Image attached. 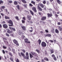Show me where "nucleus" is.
Wrapping results in <instances>:
<instances>
[{
	"label": "nucleus",
	"mask_w": 62,
	"mask_h": 62,
	"mask_svg": "<svg viewBox=\"0 0 62 62\" xmlns=\"http://www.w3.org/2000/svg\"><path fill=\"white\" fill-rule=\"evenodd\" d=\"M21 54L22 56L24 58H25V59H27L28 60L29 59V54L28 52H27L25 54L26 57L25 56V55L22 52H21Z\"/></svg>",
	"instance_id": "f257e3e1"
},
{
	"label": "nucleus",
	"mask_w": 62,
	"mask_h": 62,
	"mask_svg": "<svg viewBox=\"0 0 62 62\" xmlns=\"http://www.w3.org/2000/svg\"><path fill=\"white\" fill-rule=\"evenodd\" d=\"M8 23L9 24H9V26H13V22L11 20H10L8 22Z\"/></svg>",
	"instance_id": "f03ea898"
},
{
	"label": "nucleus",
	"mask_w": 62,
	"mask_h": 62,
	"mask_svg": "<svg viewBox=\"0 0 62 62\" xmlns=\"http://www.w3.org/2000/svg\"><path fill=\"white\" fill-rule=\"evenodd\" d=\"M41 46L42 47H45L47 46L46 43L45 42L43 41L41 43Z\"/></svg>",
	"instance_id": "7ed1b4c3"
},
{
	"label": "nucleus",
	"mask_w": 62,
	"mask_h": 62,
	"mask_svg": "<svg viewBox=\"0 0 62 62\" xmlns=\"http://www.w3.org/2000/svg\"><path fill=\"white\" fill-rule=\"evenodd\" d=\"M13 41L14 44H16L17 46H19V43H18V41L14 39L13 40Z\"/></svg>",
	"instance_id": "20e7f679"
},
{
	"label": "nucleus",
	"mask_w": 62,
	"mask_h": 62,
	"mask_svg": "<svg viewBox=\"0 0 62 62\" xmlns=\"http://www.w3.org/2000/svg\"><path fill=\"white\" fill-rule=\"evenodd\" d=\"M27 17L28 19V20L30 21L31 20V18H32V16H31L27 15Z\"/></svg>",
	"instance_id": "39448f33"
},
{
	"label": "nucleus",
	"mask_w": 62,
	"mask_h": 62,
	"mask_svg": "<svg viewBox=\"0 0 62 62\" xmlns=\"http://www.w3.org/2000/svg\"><path fill=\"white\" fill-rule=\"evenodd\" d=\"M9 28L11 31L13 30V31H14V32H15V31H16V30L14 28H13V27H9Z\"/></svg>",
	"instance_id": "423d86ee"
},
{
	"label": "nucleus",
	"mask_w": 62,
	"mask_h": 62,
	"mask_svg": "<svg viewBox=\"0 0 62 62\" xmlns=\"http://www.w3.org/2000/svg\"><path fill=\"white\" fill-rule=\"evenodd\" d=\"M24 41L25 43H30V42H29L28 39H24Z\"/></svg>",
	"instance_id": "0eeeda50"
},
{
	"label": "nucleus",
	"mask_w": 62,
	"mask_h": 62,
	"mask_svg": "<svg viewBox=\"0 0 62 62\" xmlns=\"http://www.w3.org/2000/svg\"><path fill=\"white\" fill-rule=\"evenodd\" d=\"M47 15L48 16V18H49L50 17H51L53 16V14H52V13L50 14L48 13L47 14Z\"/></svg>",
	"instance_id": "6e6552de"
},
{
	"label": "nucleus",
	"mask_w": 62,
	"mask_h": 62,
	"mask_svg": "<svg viewBox=\"0 0 62 62\" xmlns=\"http://www.w3.org/2000/svg\"><path fill=\"white\" fill-rule=\"evenodd\" d=\"M41 20L42 21H45L46 20V16H43L42 17V18H41Z\"/></svg>",
	"instance_id": "1a4fd4ad"
},
{
	"label": "nucleus",
	"mask_w": 62,
	"mask_h": 62,
	"mask_svg": "<svg viewBox=\"0 0 62 62\" xmlns=\"http://www.w3.org/2000/svg\"><path fill=\"white\" fill-rule=\"evenodd\" d=\"M3 28H7L8 27V25H7L6 24H3Z\"/></svg>",
	"instance_id": "9d476101"
},
{
	"label": "nucleus",
	"mask_w": 62,
	"mask_h": 62,
	"mask_svg": "<svg viewBox=\"0 0 62 62\" xmlns=\"http://www.w3.org/2000/svg\"><path fill=\"white\" fill-rule=\"evenodd\" d=\"M37 8H38V9L40 11H42V9L39 6V5H38V6H37Z\"/></svg>",
	"instance_id": "9b49d317"
},
{
	"label": "nucleus",
	"mask_w": 62,
	"mask_h": 62,
	"mask_svg": "<svg viewBox=\"0 0 62 62\" xmlns=\"http://www.w3.org/2000/svg\"><path fill=\"white\" fill-rule=\"evenodd\" d=\"M39 5L42 8H44V5L41 3H40L39 4Z\"/></svg>",
	"instance_id": "f8f14e48"
},
{
	"label": "nucleus",
	"mask_w": 62,
	"mask_h": 62,
	"mask_svg": "<svg viewBox=\"0 0 62 62\" xmlns=\"http://www.w3.org/2000/svg\"><path fill=\"white\" fill-rule=\"evenodd\" d=\"M32 9L34 12H37V10H36V8L35 7H33L32 8Z\"/></svg>",
	"instance_id": "ddd939ff"
},
{
	"label": "nucleus",
	"mask_w": 62,
	"mask_h": 62,
	"mask_svg": "<svg viewBox=\"0 0 62 62\" xmlns=\"http://www.w3.org/2000/svg\"><path fill=\"white\" fill-rule=\"evenodd\" d=\"M7 32L8 33V34H11V33H13V31H10V30L9 29H8Z\"/></svg>",
	"instance_id": "4468645a"
},
{
	"label": "nucleus",
	"mask_w": 62,
	"mask_h": 62,
	"mask_svg": "<svg viewBox=\"0 0 62 62\" xmlns=\"http://www.w3.org/2000/svg\"><path fill=\"white\" fill-rule=\"evenodd\" d=\"M18 33L19 35H21L22 34H24V33H23V32H21V31L19 30L18 31Z\"/></svg>",
	"instance_id": "2eb2a0df"
},
{
	"label": "nucleus",
	"mask_w": 62,
	"mask_h": 62,
	"mask_svg": "<svg viewBox=\"0 0 62 62\" xmlns=\"http://www.w3.org/2000/svg\"><path fill=\"white\" fill-rule=\"evenodd\" d=\"M21 27L23 31H25L26 30V27L24 26H21Z\"/></svg>",
	"instance_id": "dca6fc26"
},
{
	"label": "nucleus",
	"mask_w": 62,
	"mask_h": 62,
	"mask_svg": "<svg viewBox=\"0 0 62 62\" xmlns=\"http://www.w3.org/2000/svg\"><path fill=\"white\" fill-rule=\"evenodd\" d=\"M58 29L60 31H62V27L59 26L58 27Z\"/></svg>",
	"instance_id": "f3484780"
},
{
	"label": "nucleus",
	"mask_w": 62,
	"mask_h": 62,
	"mask_svg": "<svg viewBox=\"0 0 62 62\" xmlns=\"http://www.w3.org/2000/svg\"><path fill=\"white\" fill-rule=\"evenodd\" d=\"M50 51L51 53V54H53V53H54V51L53 49H50Z\"/></svg>",
	"instance_id": "a211bd4d"
},
{
	"label": "nucleus",
	"mask_w": 62,
	"mask_h": 62,
	"mask_svg": "<svg viewBox=\"0 0 62 62\" xmlns=\"http://www.w3.org/2000/svg\"><path fill=\"white\" fill-rule=\"evenodd\" d=\"M44 59L45 61H49V59L47 58L46 57H45Z\"/></svg>",
	"instance_id": "6ab92c4d"
},
{
	"label": "nucleus",
	"mask_w": 62,
	"mask_h": 62,
	"mask_svg": "<svg viewBox=\"0 0 62 62\" xmlns=\"http://www.w3.org/2000/svg\"><path fill=\"white\" fill-rule=\"evenodd\" d=\"M38 43L39 44V45H40L41 42V40L40 39H39L38 40Z\"/></svg>",
	"instance_id": "aec40b11"
},
{
	"label": "nucleus",
	"mask_w": 62,
	"mask_h": 62,
	"mask_svg": "<svg viewBox=\"0 0 62 62\" xmlns=\"http://www.w3.org/2000/svg\"><path fill=\"white\" fill-rule=\"evenodd\" d=\"M5 19H10L9 17L7 16H5Z\"/></svg>",
	"instance_id": "412c9836"
},
{
	"label": "nucleus",
	"mask_w": 62,
	"mask_h": 62,
	"mask_svg": "<svg viewBox=\"0 0 62 62\" xmlns=\"http://www.w3.org/2000/svg\"><path fill=\"white\" fill-rule=\"evenodd\" d=\"M21 0L23 3H25V4L26 3V1L25 0Z\"/></svg>",
	"instance_id": "4be33fe9"
},
{
	"label": "nucleus",
	"mask_w": 62,
	"mask_h": 62,
	"mask_svg": "<svg viewBox=\"0 0 62 62\" xmlns=\"http://www.w3.org/2000/svg\"><path fill=\"white\" fill-rule=\"evenodd\" d=\"M55 32L56 33H58V34L59 33V31L57 29H56L55 30Z\"/></svg>",
	"instance_id": "5701e85b"
},
{
	"label": "nucleus",
	"mask_w": 62,
	"mask_h": 62,
	"mask_svg": "<svg viewBox=\"0 0 62 62\" xmlns=\"http://www.w3.org/2000/svg\"><path fill=\"white\" fill-rule=\"evenodd\" d=\"M46 36H47L48 37H51V34H47L46 35Z\"/></svg>",
	"instance_id": "b1692460"
},
{
	"label": "nucleus",
	"mask_w": 62,
	"mask_h": 62,
	"mask_svg": "<svg viewBox=\"0 0 62 62\" xmlns=\"http://www.w3.org/2000/svg\"><path fill=\"white\" fill-rule=\"evenodd\" d=\"M31 3H32V4H34V5H35L36 2L33 1H32L31 2Z\"/></svg>",
	"instance_id": "393cba45"
},
{
	"label": "nucleus",
	"mask_w": 62,
	"mask_h": 62,
	"mask_svg": "<svg viewBox=\"0 0 62 62\" xmlns=\"http://www.w3.org/2000/svg\"><path fill=\"white\" fill-rule=\"evenodd\" d=\"M15 18L17 21L19 20V17L16 16H15Z\"/></svg>",
	"instance_id": "a878e982"
},
{
	"label": "nucleus",
	"mask_w": 62,
	"mask_h": 62,
	"mask_svg": "<svg viewBox=\"0 0 62 62\" xmlns=\"http://www.w3.org/2000/svg\"><path fill=\"white\" fill-rule=\"evenodd\" d=\"M56 1L59 4H61V2H60V1L59 0H56Z\"/></svg>",
	"instance_id": "bb28decb"
},
{
	"label": "nucleus",
	"mask_w": 62,
	"mask_h": 62,
	"mask_svg": "<svg viewBox=\"0 0 62 62\" xmlns=\"http://www.w3.org/2000/svg\"><path fill=\"white\" fill-rule=\"evenodd\" d=\"M16 8L18 10H20V6H19V5H17L16 6Z\"/></svg>",
	"instance_id": "cd10ccee"
},
{
	"label": "nucleus",
	"mask_w": 62,
	"mask_h": 62,
	"mask_svg": "<svg viewBox=\"0 0 62 62\" xmlns=\"http://www.w3.org/2000/svg\"><path fill=\"white\" fill-rule=\"evenodd\" d=\"M36 51L38 54H39L40 53V51H39V50L38 49H37L36 50Z\"/></svg>",
	"instance_id": "c85d7f7f"
},
{
	"label": "nucleus",
	"mask_w": 62,
	"mask_h": 62,
	"mask_svg": "<svg viewBox=\"0 0 62 62\" xmlns=\"http://www.w3.org/2000/svg\"><path fill=\"white\" fill-rule=\"evenodd\" d=\"M43 4H44V5H45V4H46V1L45 0H43Z\"/></svg>",
	"instance_id": "c756f323"
},
{
	"label": "nucleus",
	"mask_w": 62,
	"mask_h": 62,
	"mask_svg": "<svg viewBox=\"0 0 62 62\" xmlns=\"http://www.w3.org/2000/svg\"><path fill=\"white\" fill-rule=\"evenodd\" d=\"M30 11L32 15H34V13L33 12V11L31 10H30Z\"/></svg>",
	"instance_id": "7c9ffc66"
},
{
	"label": "nucleus",
	"mask_w": 62,
	"mask_h": 62,
	"mask_svg": "<svg viewBox=\"0 0 62 62\" xmlns=\"http://www.w3.org/2000/svg\"><path fill=\"white\" fill-rule=\"evenodd\" d=\"M14 4L16 5H17L18 4V2H17V1H15L14 2Z\"/></svg>",
	"instance_id": "2f4dec72"
},
{
	"label": "nucleus",
	"mask_w": 62,
	"mask_h": 62,
	"mask_svg": "<svg viewBox=\"0 0 62 62\" xmlns=\"http://www.w3.org/2000/svg\"><path fill=\"white\" fill-rule=\"evenodd\" d=\"M4 3V1H2V0H0V4H3Z\"/></svg>",
	"instance_id": "473e14b6"
},
{
	"label": "nucleus",
	"mask_w": 62,
	"mask_h": 62,
	"mask_svg": "<svg viewBox=\"0 0 62 62\" xmlns=\"http://www.w3.org/2000/svg\"><path fill=\"white\" fill-rule=\"evenodd\" d=\"M10 59L13 62H14V61H13V59L12 58V57H10Z\"/></svg>",
	"instance_id": "72a5a7b5"
},
{
	"label": "nucleus",
	"mask_w": 62,
	"mask_h": 62,
	"mask_svg": "<svg viewBox=\"0 0 62 62\" xmlns=\"http://www.w3.org/2000/svg\"><path fill=\"white\" fill-rule=\"evenodd\" d=\"M9 55H10V56H11V57L13 56L12 54L10 52L9 53Z\"/></svg>",
	"instance_id": "f704fd0d"
},
{
	"label": "nucleus",
	"mask_w": 62,
	"mask_h": 62,
	"mask_svg": "<svg viewBox=\"0 0 62 62\" xmlns=\"http://www.w3.org/2000/svg\"><path fill=\"white\" fill-rule=\"evenodd\" d=\"M29 54H30V57L31 58H32L33 57V55H32V54H31L29 53Z\"/></svg>",
	"instance_id": "c9c22d12"
},
{
	"label": "nucleus",
	"mask_w": 62,
	"mask_h": 62,
	"mask_svg": "<svg viewBox=\"0 0 62 62\" xmlns=\"http://www.w3.org/2000/svg\"><path fill=\"white\" fill-rule=\"evenodd\" d=\"M16 62H20V61H19V59L18 58L16 59Z\"/></svg>",
	"instance_id": "e433bc0d"
},
{
	"label": "nucleus",
	"mask_w": 62,
	"mask_h": 62,
	"mask_svg": "<svg viewBox=\"0 0 62 62\" xmlns=\"http://www.w3.org/2000/svg\"><path fill=\"white\" fill-rule=\"evenodd\" d=\"M22 22L23 23H25V20H22Z\"/></svg>",
	"instance_id": "4c0bfd02"
},
{
	"label": "nucleus",
	"mask_w": 62,
	"mask_h": 62,
	"mask_svg": "<svg viewBox=\"0 0 62 62\" xmlns=\"http://www.w3.org/2000/svg\"><path fill=\"white\" fill-rule=\"evenodd\" d=\"M6 36H7V37H9V35L8 34V33H6Z\"/></svg>",
	"instance_id": "58836bf2"
},
{
	"label": "nucleus",
	"mask_w": 62,
	"mask_h": 62,
	"mask_svg": "<svg viewBox=\"0 0 62 62\" xmlns=\"http://www.w3.org/2000/svg\"><path fill=\"white\" fill-rule=\"evenodd\" d=\"M33 55H34V56H37V54L35 52H34Z\"/></svg>",
	"instance_id": "ea45409f"
},
{
	"label": "nucleus",
	"mask_w": 62,
	"mask_h": 62,
	"mask_svg": "<svg viewBox=\"0 0 62 62\" xmlns=\"http://www.w3.org/2000/svg\"><path fill=\"white\" fill-rule=\"evenodd\" d=\"M12 50L13 53H14V54H15V50H14V49H12Z\"/></svg>",
	"instance_id": "a19ab883"
},
{
	"label": "nucleus",
	"mask_w": 62,
	"mask_h": 62,
	"mask_svg": "<svg viewBox=\"0 0 62 62\" xmlns=\"http://www.w3.org/2000/svg\"><path fill=\"white\" fill-rule=\"evenodd\" d=\"M27 22L28 23H30H30H31V24L33 23V22H32V21H31L30 22V21H29L27 20Z\"/></svg>",
	"instance_id": "79ce46f5"
},
{
	"label": "nucleus",
	"mask_w": 62,
	"mask_h": 62,
	"mask_svg": "<svg viewBox=\"0 0 62 62\" xmlns=\"http://www.w3.org/2000/svg\"><path fill=\"white\" fill-rule=\"evenodd\" d=\"M3 49H7V47L5 46H3Z\"/></svg>",
	"instance_id": "37998d69"
},
{
	"label": "nucleus",
	"mask_w": 62,
	"mask_h": 62,
	"mask_svg": "<svg viewBox=\"0 0 62 62\" xmlns=\"http://www.w3.org/2000/svg\"><path fill=\"white\" fill-rule=\"evenodd\" d=\"M22 52H23V53H25V50L24 49H23L22 50Z\"/></svg>",
	"instance_id": "c03bdc74"
},
{
	"label": "nucleus",
	"mask_w": 62,
	"mask_h": 62,
	"mask_svg": "<svg viewBox=\"0 0 62 62\" xmlns=\"http://www.w3.org/2000/svg\"><path fill=\"white\" fill-rule=\"evenodd\" d=\"M24 8H27V5L24 4L23 5Z\"/></svg>",
	"instance_id": "a18cd8bd"
},
{
	"label": "nucleus",
	"mask_w": 62,
	"mask_h": 62,
	"mask_svg": "<svg viewBox=\"0 0 62 62\" xmlns=\"http://www.w3.org/2000/svg\"><path fill=\"white\" fill-rule=\"evenodd\" d=\"M29 5V6H30L31 7H33V5L31 3H30Z\"/></svg>",
	"instance_id": "49530a36"
},
{
	"label": "nucleus",
	"mask_w": 62,
	"mask_h": 62,
	"mask_svg": "<svg viewBox=\"0 0 62 62\" xmlns=\"http://www.w3.org/2000/svg\"><path fill=\"white\" fill-rule=\"evenodd\" d=\"M23 20H24V21H25V20H26V18H25V17H24L23 18Z\"/></svg>",
	"instance_id": "de8ad7c7"
},
{
	"label": "nucleus",
	"mask_w": 62,
	"mask_h": 62,
	"mask_svg": "<svg viewBox=\"0 0 62 62\" xmlns=\"http://www.w3.org/2000/svg\"><path fill=\"white\" fill-rule=\"evenodd\" d=\"M49 2L48 1H47L46 2V4L48 6L49 5Z\"/></svg>",
	"instance_id": "09e8293b"
},
{
	"label": "nucleus",
	"mask_w": 62,
	"mask_h": 62,
	"mask_svg": "<svg viewBox=\"0 0 62 62\" xmlns=\"http://www.w3.org/2000/svg\"><path fill=\"white\" fill-rule=\"evenodd\" d=\"M5 8L6 7H5V6H1V8H3V9H4V8Z\"/></svg>",
	"instance_id": "8fccbe9b"
},
{
	"label": "nucleus",
	"mask_w": 62,
	"mask_h": 62,
	"mask_svg": "<svg viewBox=\"0 0 62 62\" xmlns=\"http://www.w3.org/2000/svg\"><path fill=\"white\" fill-rule=\"evenodd\" d=\"M6 12L7 13H8V14H9V12H8V10H7V9H6Z\"/></svg>",
	"instance_id": "3c124183"
},
{
	"label": "nucleus",
	"mask_w": 62,
	"mask_h": 62,
	"mask_svg": "<svg viewBox=\"0 0 62 62\" xmlns=\"http://www.w3.org/2000/svg\"><path fill=\"white\" fill-rule=\"evenodd\" d=\"M58 25H61V23H60V22H58V23H57Z\"/></svg>",
	"instance_id": "603ef678"
},
{
	"label": "nucleus",
	"mask_w": 62,
	"mask_h": 62,
	"mask_svg": "<svg viewBox=\"0 0 62 62\" xmlns=\"http://www.w3.org/2000/svg\"><path fill=\"white\" fill-rule=\"evenodd\" d=\"M54 60H56L57 59H56V58L55 57H54Z\"/></svg>",
	"instance_id": "864d4df0"
},
{
	"label": "nucleus",
	"mask_w": 62,
	"mask_h": 62,
	"mask_svg": "<svg viewBox=\"0 0 62 62\" xmlns=\"http://www.w3.org/2000/svg\"><path fill=\"white\" fill-rule=\"evenodd\" d=\"M2 52L4 54H5V51L4 50H2Z\"/></svg>",
	"instance_id": "5fc2aeb1"
},
{
	"label": "nucleus",
	"mask_w": 62,
	"mask_h": 62,
	"mask_svg": "<svg viewBox=\"0 0 62 62\" xmlns=\"http://www.w3.org/2000/svg\"><path fill=\"white\" fill-rule=\"evenodd\" d=\"M45 31L46 33H49V31L47 30H46Z\"/></svg>",
	"instance_id": "6e6d98bb"
},
{
	"label": "nucleus",
	"mask_w": 62,
	"mask_h": 62,
	"mask_svg": "<svg viewBox=\"0 0 62 62\" xmlns=\"http://www.w3.org/2000/svg\"><path fill=\"white\" fill-rule=\"evenodd\" d=\"M9 3H12V1L10 0L9 1Z\"/></svg>",
	"instance_id": "4d7b16f0"
},
{
	"label": "nucleus",
	"mask_w": 62,
	"mask_h": 62,
	"mask_svg": "<svg viewBox=\"0 0 62 62\" xmlns=\"http://www.w3.org/2000/svg\"><path fill=\"white\" fill-rule=\"evenodd\" d=\"M8 50H9V51H11V48H10V47H9Z\"/></svg>",
	"instance_id": "13d9d810"
},
{
	"label": "nucleus",
	"mask_w": 62,
	"mask_h": 62,
	"mask_svg": "<svg viewBox=\"0 0 62 62\" xmlns=\"http://www.w3.org/2000/svg\"><path fill=\"white\" fill-rule=\"evenodd\" d=\"M52 56L53 57H55V55H54L53 54L52 55Z\"/></svg>",
	"instance_id": "bf43d9fd"
},
{
	"label": "nucleus",
	"mask_w": 62,
	"mask_h": 62,
	"mask_svg": "<svg viewBox=\"0 0 62 62\" xmlns=\"http://www.w3.org/2000/svg\"><path fill=\"white\" fill-rule=\"evenodd\" d=\"M49 41H50L51 42H54V41L53 40H49Z\"/></svg>",
	"instance_id": "052dcab7"
},
{
	"label": "nucleus",
	"mask_w": 62,
	"mask_h": 62,
	"mask_svg": "<svg viewBox=\"0 0 62 62\" xmlns=\"http://www.w3.org/2000/svg\"><path fill=\"white\" fill-rule=\"evenodd\" d=\"M22 37L23 39L25 38V36L24 35H22Z\"/></svg>",
	"instance_id": "680f3d73"
},
{
	"label": "nucleus",
	"mask_w": 62,
	"mask_h": 62,
	"mask_svg": "<svg viewBox=\"0 0 62 62\" xmlns=\"http://www.w3.org/2000/svg\"><path fill=\"white\" fill-rule=\"evenodd\" d=\"M6 23V22H5L4 21H3L1 23L3 24V23Z\"/></svg>",
	"instance_id": "e2e57ef3"
},
{
	"label": "nucleus",
	"mask_w": 62,
	"mask_h": 62,
	"mask_svg": "<svg viewBox=\"0 0 62 62\" xmlns=\"http://www.w3.org/2000/svg\"><path fill=\"white\" fill-rule=\"evenodd\" d=\"M39 15H41L42 14L41 13L39 12Z\"/></svg>",
	"instance_id": "0e129e2a"
},
{
	"label": "nucleus",
	"mask_w": 62,
	"mask_h": 62,
	"mask_svg": "<svg viewBox=\"0 0 62 62\" xmlns=\"http://www.w3.org/2000/svg\"><path fill=\"white\" fill-rule=\"evenodd\" d=\"M2 27V25L1 24H0V28H1Z\"/></svg>",
	"instance_id": "69168bd1"
},
{
	"label": "nucleus",
	"mask_w": 62,
	"mask_h": 62,
	"mask_svg": "<svg viewBox=\"0 0 62 62\" xmlns=\"http://www.w3.org/2000/svg\"><path fill=\"white\" fill-rule=\"evenodd\" d=\"M18 54H19V56H20V57H21L22 56L21 55V54H20V53H19Z\"/></svg>",
	"instance_id": "338daca9"
},
{
	"label": "nucleus",
	"mask_w": 62,
	"mask_h": 62,
	"mask_svg": "<svg viewBox=\"0 0 62 62\" xmlns=\"http://www.w3.org/2000/svg\"><path fill=\"white\" fill-rule=\"evenodd\" d=\"M3 39H5V40H7V39H6V38H5V37L3 38Z\"/></svg>",
	"instance_id": "774afa93"
}]
</instances>
